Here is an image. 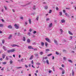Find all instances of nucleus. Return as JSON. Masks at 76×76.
Listing matches in <instances>:
<instances>
[{
    "label": "nucleus",
    "mask_w": 76,
    "mask_h": 76,
    "mask_svg": "<svg viewBox=\"0 0 76 76\" xmlns=\"http://www.w3.org/2000/svg\"><path fill=\"white\" fill-rule=\"evenodd\" d=\"M7 64V63H6V62H4L3 63V64Z\"/></svg>",
    "instance_id": "nucleus-42"
},
{
    "label": "nucleus",
    "mask_w": 76,
    "mask_h": 76,
    "mask_svg": "<svg viewBox=\"0 0 76 76\" xmlns=\"http://www.w3.org/2000/svg\"><path fill=\"white\" fill-rule=\"evenodd\" d=\"M46 62L48 65L50 64H49V61H48V59L46 60Z\"/></svg>",
    "instance_id": "nucleus-13"
},
{
    "label": "nucleus",
    "mask_w": 76,
    "mask_h": 76,
    "mask_svg": "<svg viewBox=\"0 0 76 76\" xmlns=\"http://www.w3.org/2000/svg\"><path fill=\"white\" fill-rule=\"evenodd\" d=\"M59 69H60V70H63V68H59Z\"/></svg>",
    "instance_id": "nucleus-59"
},
{
    "label": "nucleus",
    "mask_w": 76,
    "mask_h": 76,
    "mask_svg": "<svg viewBox=\"0 0 76 76\" xmlns=\"http://www.w3.org/2000/svg\"><path fill=\"white\" fill-rule=\"evenodd\" d=\"M55 57L54 56H52V59L53 60H54L55 58Z\"/></svg>",
    "instance_id": "nucleus-62"
},
{
    "label": "nucleus",
    "mask_w": 76,
    "mask_h": 76,
    "mask_svg": "<svg viewBox=\"0 0 76 76\" xmlns=\"http://www.w3.org/2000/svg\"><path fill=\"white\" fill-rule=\"evenodd\" d=\"M75 74V72H74V71L73 69L72 70V75L73 76H74V75Z\"/></svg>",
    "instance_id": "nucleus-17"
},
{
    "label": "nucleus",
    "mask_w": 76,
    "mask_h": 76,
    "mask_svg": "<svg viewBox=\"0 0 76 76\" xmlns=\"http://www.w3.org/2000/svg\"><path fill=\"white\" fill-rule=\"evenodd\" d=\"M45 39L46 40V41L48 42H50V40L48 38H45Z\"/></svg>",
    "instance_id": "nucleus-3"
},
{
    "label": "nucleus",
    "mask_w": 76,
    "mask_h": 76,
    "mask_svg": "<svg viewBox=\"0 0 76 76\" xmlns=\"http://www.w3.org/2000/svg\"><path fill=\"white\" fill-rule=\"evenodd\" d=\"M27 41L28 43H29L30 42H31V41L30 40V39H27Z\"/></svg>",
    "instance_id": "nucleus-10"
},
{
    "label": "nucleus",
    "mask_w": 76,
    "mask_h": 76,
    "mask_svg": "<svg viewBox=\"0 0 76 76\" xmlns=\"http://www.w3.org/2000/svg\"><path fill=\"white\" fill-rule=\"evenodd\" d=\"M45 44L46 47H47V46H48V43H47V42H45Z\"/></svg>",
    "instance_id": "nucleus-25"
},
{
    "label": "nucleus",
    "mask_w": 76,
    "mask_h": 76,
    "mask_svg": "<svg viewBox=\"0 0 76 76\" xmlns=\"http://www.w3.org/2000/svg\"><path fill=\"white\" fill-rule=\"evenodd\" d=\"M36 64H37V65H40L41 64L39 63H36Z\"/></svg>",
    "instance_id": "nucleus-35"
},
{
    "label": "nucleus",
    "mask_w": 76,
    "mask_h": 76,
    "mask_svg": "<svg viewBox=\"0 0 76 76\" xmlns=\"http://www.w3.org/2000/svg\"><path fill=\"white\" fill-rule=\"evenodd\" d=\"M42 46L43 47L44 46V43L43 42H41Z\"/></svg>",
    "instance_id": "nucleus-27"
},
{
    "label": "nucleus",
    "mask_w": 76,
    "mask_h": 76,
    "mask_svg": "<svg viewBox=\"0 0 76 76\" xmlns=\"http://www.w3.org/2000/svg\"><path fill=\"white\" fill-rule=\"evenodd\" d=\"M6 60H9V58H8V57H7V56L6 57Z\"/></svg>",
    "instance_id": "nucleus-43"
},
{
    "label": "nucleus",
    "mask_w": 76,
    "mask_h": 76,
    "mask_svg": "<svg viewBox=\"0 0 76 76\" xmlns=\"http://www.w3.org/2000/svg\"><path fill=\"white\" fill-rule=\"evenodd\" d=\"M56 10H58V7H56Z\"/></svg>",
    "instance_id": "nucleus-58"
},
{
    "label": "nucleus",
    "mask_w": 76,
    "mask_h": 76,
    "mask_svg": "<svg viewBox=\"0 0 76 76\" xmlns=\"http://www.w3.org/2000/svg\"><path fill=\"white\" fill-rule=\"evenodd\" d=\"M65 15H66V16H68V17H70V16H69V15L67 14V13H65Z\"/></svg>",
    "instance_id": "nucleus-12"
},
{
    "label": "nucleus",
    "mask_w": 76,
    "mask_h": 76,
    "mask_svg": "<svg viewBox=\"0 0 76 76\" xmlns=\"http://www.w3.org/2000/svg\"><path fill=\"white\" fill-rule=\"evenodd\" d=\"M2 42L3 43V44H4V40H2Z\"/></svg>",
    "instance_id": "nucleus-53"
},
{
    "label": "nucleus",
    "mask_w": 76,
    "mask_h": 76,
    "mask_svg": "<svg viewBox=\"0 0 76 76\" xmlns=\"http://www.w3.org/2000/svg\"><path fill=\"white\" fill-rule=\"evenodd\" d=\"M54 43H56V45H58V43H57V40H54Z\"/></svg>",
    "instance_id": "nucleus-9"
},
{
    "label": "nucleus",
    "mask_w": 76,
    "mask_h": 76,
    "mask_svg": "<svg viewBox=\"0 0 76 76\" xmlns=\"http://www.w3.org/2000/svg\"><path fill=\"white\" fill-rule=\"evenodd\" d=\"M11 46H12V47H16V46H17V45H11Z\"/></svg>",
    "instance_id": "nucleus-19"
},
{
    "label": "nucleus",
    "mask_w": 76,
    "mask_h": 76,
    "mask_svg": "<svg viewBox=\"0 0 76 76\" xmlns=\"http://www.w3.org/2000/svg\"><path fill=\"white\" fill-rule=\"evenodd\" d=\"M34 56L35 57H38V56L39 55H38V54L36 53L34 54Z\"/></svg>",
    "instance_id": "nucleus-24"
},
{
    "label": "nucleus",
    "mask_w": 76,
    "mask_h": 76,
    "mask_svg": "<svg viewBox=\"0 0 76 76\" xmlns=\"http://www.w3.org/2000/svg\"><path fill=\"white\" fill-rule=\"evenodd\" d=\"M68 33L69 34H70V35H73V34L71 33L70 31H68Z\"/></svg>",
    "instance_id": "nucleus-11"
},
{
    "label": "nucleus",
    "mask_w": 76,
    "mask_h": 76,
    "mask_svg": "<svg viewBox=\"0 0 76 76\" xmlns=\"http://www.w3.org/2000/svg\"><path fill=\"white\" fill-rule=\"evenodd\" d=\"M12 38V35H10V36L8 37V39H10Z\"/></svg>",
    "instance_id": "nucleus-36"
},
{
    "label": "nucleus",
    "mask_w": 76,
    "mask_h": 76,
    "mask_svg": "<svg viewBox=\"0 0 76 76\" xmlns=\"http://www.w3.org/2000/svg\"><path fill=\"white\" fill-rule=\"evenodd\" d=\"M63 52H64L65 53H66V50H63Z\"/></svg>",
    "instance_id": "nucleus-48"
},
{
    "label": "nucleus",
    "mask_w": 76,
    "mask_h": 76,
    "mask_svg": "<svg viewBox=\"0 0 76 76\" xmlns=\"http://www.w3.org/2000/svg\"><path fill=\"white\" fill-rule=\"evenodd\" d=\"M31 64H34V61H33V60L31 61Z\"/></svg>",
    "instance_id": "nucleus-60"
},
{
    "label": "nucleus",
    "mask_w": 76,
    "mask_h": 76,
    "mask_svg": "<svg viewBox=\"0 0 76 76\" xmlns=\"http://www.w3.org/2000/svg\"><path fill=\"white\" fill-rule=\"evenodd\" d=\"M63 59L64 60H66V57H63Z\"/></svg>",
    "instance_id": "nucleus-44"
},
{
    "label": "nucleus",
    "mask_w": 76,
    "mask_h": 76,
    "mask_svg": "<svg viewBox=\"0 0 76 76\" xmlns=\"http://www.w3.org/2000/svg\"><path fill=\"white\" fill-rule=\"evenodd\" d=\"M18 35H21V34H20V33L19 32L18 33Z\"/></svg>",
    "instance_id": "nucleus-56"
},
{
    "label": "nucleus",
    "mask_w": 76,
    "mask_h": 76,
    "mask_svg": "<svg viewBox=\"0 0 76 76\" xmlns=\"http://www.w3.org/2000/svg\"><path fill=\"white\" fill-rule=\"evenodd\" d=\"M25 67H26L27 68L28 67V66H27V65H25Z\"/></svg>",
    "instance_id": "nucleus-63"
},
{
    "label": "nucleus",
    "mask_w": 76,
    "mask_h": 76,
    "mask_svg": "<svg viewBox=\"0 0 76 76\" xmlns=\"http://www.w3.org/2000/svg\"><path fill=\"white\" fill-rule=\"evenodd\" d=\"M4 8H5V10H7V7L5 6H4Z\"/></svg>",
    "instance_id": "nucleus-46"
},
{
    "label": "nucleus",
    "mask_w": 76,
    "mask_h": 76,
    "mask_svg": "<svg viewBox=\"0 0 76 76\" xmlns=\"http://www.w3.org/2000/svg\"><path fill=\"white\" fill-rule=\"evenodd\" d=\"M23 41H25L26 40V39H25V37H23Z\"/></svg>",
    "instance_id": "nucleus-31"
},
{
    "label": "nucleus",
    "mask_w": 76,
    "mask_h": 76,
    "mask_svg": "<svg viewBox=\"0 0 76 76\" xmlns=\"http://www.w3.org/2000/svg\"><path fill=\"white\" fill-rule=\"evenodd\" d=\"M20 60L22 62H23V58L21 59Z\"/></svg>",
    "instance_id": "nucleus-41"
},
{
    "label": "nucleus",
    "mask_w": 76,
    "mask_h": 76,
    "mask_svg": "<svg viewBox=\"0 0 76 76\" xmlns=\"http://www.w3.org/2000/svg\"><path fill=\"white\" fill-rule=\"evenodd\" d=\"M7 28H9V29H12V26L11 25H9L8 26Z\"/></svg>",
    "instance_id": "nucleus-8"
},
{
    "label": "nucleus",
    "mask_w": 76,
    "mask_h": 76,
    "mask_svg": "<svg viewBox=\"0 0 76 76\" xmlns=\"http://www.w3.org/2000/svg\"><path fill=\"white\" fill-rule=\"evenodd\" d=\"M60 31H61V34H62L63 33V30L61 29H60Z\"/></svg>",
    "instance_id": "nucleus-14"
},
{
    "label": "nucleus",
    "mask_w": 76,
    "mask_h": 76,
    "mask_svg": "<svg viewBox=\"0 0 76 76\" xmlns=\"http://www.w3.org/2000/svg\"><path fill=\"white\" fill-rule=\"evenodd\" d=\"M10 64H12L13 63V61L12 60H11L10 61Z\"/></svg>",
    "instance_id": "nucleus-38"
},
{
    "label": "nucleus",
    "mask_w": 76,
    "mask_h": 76,
    "mask_svg": "<svg viewBox=\"0 0 76 76\" xmlns=\"http://www.w3.org/2000/svg\"><path fill=\"white\" fill-rule=\"evenodd\" d=\"M32 45H36V43L35 42H33L32 43Z\"/></svg>",
    "instance_id": "nucleus-37"
},
{
    "label": "nucleus",
    "mask_w": 76,
    "mask_h": 76,
    "mask_svg": "<svg viewBox=\"0 0 76 76\" xmlns=\"http://www.w3.org/2000/svg\"><path fill=\"white\" fill-rule=\"evenodd\" d=\"M50 20V19L49 18H47V19H46V20H47V21H48V20Z\"/></svg>",
    "instance_id": "nucleus-54"
},
{
    "label": "nucleus",
    "mask_w": 76,
    "mask_h": 76,
    "mask_svg": "<svg viewBox=\"0 0 76 76\" xmlns=\"http://www.w3.org/2000/svg\"><path fill=\"white\" fill-rule=\"evenodd\" d=\"M36 6L35 5H34V7L33 8V9L34 10H35V9H36V8H35L36 7Z\"/></svg>",
    "instance_id": "nucleus-28"
},
{
    "label": "nucleus",
    "mask_w": 76,
    "mask_h": 76,
    "mask_svg": "<svg viewBox=\"0 0 76 76\" xmlns=\"http://www.w3.org/2000/svg\"><path fill=\"white\" fill-rule=\"evenodd\" d=\"M59 15L60 16H61V15H62V12H59Z\"/></svg>",
    "instance_id": "nucleus-18"
},
{
    "label": "nucleus",
    "mask_w": 76,
    "mask_h": 76,
    "mask_svg": "<svg viewBox=\"0 0 76 76\" xmlns=\"http://www.w3.org/2000/svg\"><path fill=\"white\" fill-rule=\"evenodd\" d=\"M52 12V10H49V13H51Z\"/></svg>",
    "instance_id": "nucleus-40"
},
{
    "label": "nucleus",
    "mask_w": 76,
    "mask_h": 76,
    "mask_svg": "<svg viewBox=\"0 0 76 76\" xmlns=\"http://www.w3.org/2000/svg\"><path fill=\"white\" fill-rule=\"evenodd\" d=\"M44 53V52H40V54L41 55H43Z\"/></svg>",
    "instance_id": "nucleus-30"
},
{
    "label": "nucleus",
    "mask_w": 76,
    "mask_h": 76,
    "mask_svg": "<svg viewBox=\"0 0 76 76\" xmlns=\"http://www.w3.org/2000/svg\"><path fill=\"white\" fill-rule=\"evenodd\" d=\"M48 9V6L47 5L45 6V9Z\"/></svg>",
    "instance_id": "nucleus-23"
},
{
    "label": "nucleus",
    "mask_w": 76,
    "mask_h": 76,
    "mask_svg": "<svg viewBox=\"0 0 76 76\" xmlns=\"http://www.w3.org/2000/svg\"><path fill=\"white\" fill-rule=\"evenodd\" d=\"M28 48H29V49H34V48L32 47V46H28Z\"/></svg>",
    "instance_id": "nucleus-7"
},
{
    "label": "nucleus",
    "mask_w": 76,
    "mask_h": 76,
    "mask_svg": "<svg viewBox=\"0 0 76 76\" xmlns=\"http://www.w3.org/2000/svg\"><path fill=\"white\" fill-rule=\"evenodd\" d=\"M1 70H2V71H3L4 70V68H2L1 69Z\"/></svg>",
    "instance_id": "nucleus-64"
},
{
    "label": "nucleus",
    "mask_w": 76,
    "mask_h": 76,
    "mask_svg": "<svg viewBox=\"0 0 76 76\" xmlns=\"http://www.w3.org/2000/svg\"><path fill=\"white\" fill-rule=\"evenodd\" d=\"M36 20L38 21V19H39V16H37L36 18Z\"/></svg>",
    "instance_id": "nucleus-21"
},
{
    "label": "nucleus",
    "mask_w": 76,
    "mask_h": 76,
    "mask_svg": "<svg viewBox=\"0 0 76 76\" xmlns=\"http://www.w3.org/2000/svg\"><path fill=\"white\" fill-rule=\"evenodd\" d=\"M31 34V33L30 32H28V35H29L30 36V35Z\"/></svg>",
    "instance_id": "nucleus-55"
},
{
    "label": "nucleus",
    "mask_w": 76,
    "mask_h": 76,
    "mask_svg": "<svg viewBox=\"0 0 76 76\" xmlns=\"http://www.w3.org/2000/svg\"><path fill=\"white\" fill-rule=\"evenodd\" d=\"M31 4V2H29L26 5H21V6H22L23 7H25V6H26V5H29V4Z\"/></svg>",
    "instance_id": "nucleus-4"
},
{
    "label": "nucleus",
    "mask_w": 76,
    "mask_h": 76,
    "mask_svg": "<svg viewBox=\"0 0 76 76\" xmlns=\"http://www.w3.org/2000/svg\"><path fill=\"white\" fill-rule=\"evenodd\" d=\"M53 26V23H50L49 26V28H51Z\"/></svg>",
    "instance_id": "nucleus-6"
},
{
    "label": "nucleus",
    "mask_w": 76,
    "mask_h": 76,
    "mask_svg": "<svg viewBox=\"0 0 76 76\" xmlns=\"http://www.w3.org/2000/svg\"><path fill=\"white\" fill-rule=\"evenodd\" d=\"M50 51V49H47L46 50V51Z\"/></svg>",
    "instance_id": "nucleus-49"
},
{
    "label": "nucleus",
    "mask_w": 76,
    "mask_h": 76,
    "mask_svg": "<svg viewBox=\"0 0 76 76\" xmlns=\"http://www.w3.org/2000/svg\"><path fill=\"white\" fill-rule=\"evenodd\" d=\"M51 55H52V53H50L48 55V57H49V56H51Z\"/></svg>",
    "instance_id": "nucleus-39"
},
{
    "label": "nucleus",
    "mask_w": 76,
    "mask_h": 76,
    "mask_svg": "<svg viewBox=\"0 0 76 76\" xmlns=\"http://www.w3.org/2000/svg\"><path fill=\"white\" fill-rule=\"evenodd\" d=\"M3 48L4 51H6L7 50V48H6V47L4 46H3Z\"/></svg>",
    "instance_id": "nucleus-5"
},
{
    "label": "nucleus",
    "mask_w": 76,
    "mask_h": 76,
    "mask_svg": "<svg viewBox=\"0 0 76 76\" xmlns=\"http://www.w3.org/2000/svg\"><path fill=\"white\" fill-rule=\"evenodd\" d=\"M64 73H65V71L64 70L62 72V74H64Z\"/></svg>",
    "instance_id": "nucleus-32"
},
{
    "label": "nucleus",
    "mask_w": 76,
    "mask_h": 76,
    "mask_svg": "<svg viewBox=\"0 0 76 76\" xmlns=\"http://www.w3.org/2000/svg\"><path fill=\"white\" fill-rule=\"evenodd\" d=\"M61 22L62 23H64V22H65V20H61Z\"/></svg>",
    "instance_id": "nucleus-22"
},
{
    "label": "nucleus",
    "mask_w": 76,
    "mask_h": 76,
    "mask_svg": "<svg viewBox=\"0 0 76 76\" xmlns=\"http://www.w3.org/2000/svg\"><path fill=\"white\" fill-rule=\"evenodd\" d=\"M1 21H2V22H4V20H3V19H1Z\"/></svg>",
    "instance_id": "nucleus-61"
},
{
    "label": "nucleus",
    "mask_w": 76,
    "mask_h": 76,
    "mask_svg": "<svg viewBox=\"0 0 76 76\" xmlns=\"http://www.w3.org/2000/svg\"><path fill=\"white\" fill-rule=\"evenodd\" d=\"M14 51H15V49L8 50H7V53H10V52H11V53H12L14 52Z\"/></svg>",
    "instance_id": "nucleus-1"
},
{
    "label": "nucleus",
    "mask_w": 76,
    "mask_h": 76,
    "mask_svg": "<svg viewBox=\"0 0 76 76\" xmlns=\"http://www.w3.org/2000/svg\"><path fill=\"white\" fill-rule=\"evenodd\" d=\"M20 19L23 20V17H21L20 18Z\"/></svg>",
    "instance_id": "nucleus-47"
},
{
    "label": "nucleus",
    "mask_w": 76,
    "mask_h": 76,
    "mask_svg": "<svg viewBox=\"0 0 76 76\" xmlns=\"http://www.w3.org/2000/svg\"><path fill=\"white\" fill-rule=\"evenodd\" d=\"M33 57H34V56H33V55L31 56L30 58H29L30 60H32V59L33 58Z\"/></svg>",
    "instance_id": "nucleus-15"
},
{
    "label": "nucleus",
    "mask_w": 76,
    "mask_h": 76,
    "mask_svg": "<svg viewBox=\"0 0 76 76\" xmlns=\"http://www.w3.org/2000/svg\"><path fill=\"white\" fill-rule=\"evenodd\" d=\"M68 61L70 63H73V61H72L70 60H68Z\"/></svg>",
    "instance_id": "nucleus-26"
},
{
    "label": "nucleus",
    "mask_w": 76,
    "mask_h": 76,
    "mask_svg": "<svg viewBox=\"0 0 76 76\" xmlns=\"http://www.w3.org/2000/svg\"><path fill=\"white\" fill-rule=\"evenodd\" d=\"M56 54L57 55H58L59 54V53H58L57 52H56Z\"/></svg>",
    "instance_id": "nucleus-50"
},
{
    "label": "nucleus",
    "mask_w": 76,
    "mask_h": 76,
    "mask_svg": "<svg viewBox=\"0 0 76 76\" xmlns=\"http://www.w3.org/2000/svg\"><path fill=\"white\" fill-rule=\"evenodd\" d=\"M48 58L47 57H45L44 58H43V60H44V59H45V60H46V59H47Z\"/></svg>",
    "instance_id": "nucleus-34"
},
{
    "label": "nucleus",
    "mask_w": 76,
    "mask_h": 76,
    "mask_svg": "<svg viewBox=\"0 0 76 76\" xmlns=\"http://www.w3.org/2000/svg\"><path fill=\"white\" fill-rule=\"evenodd\" d=\"M14 26L16 29H18L19 28V27L18 26V25H17L16 24H15Z\"/></svg>",
    "instance_id": "nucleus-2"
},
{
    "label": "nucleus",
    "mask_w": 76,
    "mask_h": 76,
    "mask_svg": "<svg viewBox=\"0 0 76 76\" xmlns=\"http://www.w3.org/2000/svg\"><path fill=\"white\" fill-rule=\"evenodd\" d=\"M36 33H37V31H33L34 34H36Z\"/></svg>",
    "instance_id": "nucleus-51"
},
{
    "label": "nucleus",
    "mask_w": 76,
    "mask_h": 76,
    "mask_svg": "<svg viewBox=\"0 0 76 76\" xmlns=\"http://www.w3.org/2000/svg\"><path fill=\"white\" fill-rule=\"evenodd\" d=\"M42 61H43V62L44 63V64H45V63H46V62L44 60H43V59Z\"/></svg>",
    "instance_id": "nucleus-52"
},
{
    "label": "nucleus",
    "mask_w": 76,
    "mask_h": 76,
    "mask_svg": "<svg viewBox=\"0 0 76 76\" xmlns=\"http://www.w3.org/2000/svg\"><path fill=\"white\" fill-rule=\"evenodd\" d=\"M25 25L24 26H26V25H28V23L27 22H25Z\"/></svg>",
    "instance_id": "nucleus-45"
},
{
    "label": "nucleus",
    "mask_w": 76,
    "mask_h": 76,
    "mask_svg": "<svg viewBox=\"0 0 76 76\" xmlns=\"http://www.w3.org/2000/svg\"><path fill=\"white\" fill-rule=\"evenodd\" d=\"M28 21L30 24H31V19H29Z\"/></svg>",
    "instance_id": "nucleus-29"
},
{
    "label": "nucleus",
    "mask_w": 76,
    "mask_h": 76,
    "mask_svg": "<svg viewBox=\"0 0 76 76\" xmlns=\"http://www.w3.org/2000/svg\"><path fill=\"white\" fill-rule=\"evenodd\" d=\"M16 67L17 69H21V68H22V67L20 66Z\"/></svg>",
    "instance_id": "nucleus-20"
},
{
    "label": "nucleus",
    "mask_w": 76,
    "mask_h": 76,
    "mask_svg": "<svg viewBox=\"0 0 76 76\" xmlns=\"http://www.w3.org/2000/svg\"><path fill=\"white\" fill-rule=\"evenodd\" d=\"M3 27V24L0 23V27L1 28Z\"/></svg>",
    "instance_id": "nucleus-16"
},
{
    "label": "nucleus",
    "mask_w": 76,
    "mask_h": 76,
    "mask_svg": "<svg viewBox=\"0 0 76 76\" xmlns=\"http://www.w3.org/2000/svg\"><path fill=\"white\" fill-rule=\"evenodd\" d=\"M52 72V71H51V70H49V73H51Z\"/></svg>",
    "instance_id": "nucleus-57"
},
{
    "label": "nucleus",
    "mask_w": 76,
    "mask_h": 76,
    "mask_svg": "<svg viewBox=\"0 0 76 76\" xmlns=\"http://www.w3.org/2000/svg\"><path fill=\"white\" fill-rule=\"evenodd\" d=\"M2 57H3V58H4H4H5V55L3 54Z\"/></svg>",
    "instance_id": "nucleus-33"
}]
</instances>
